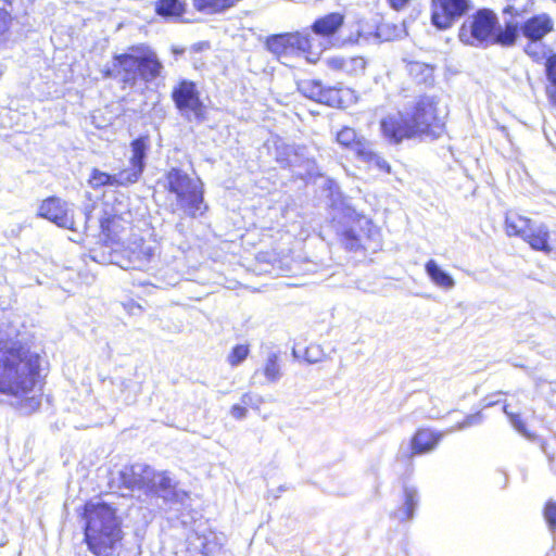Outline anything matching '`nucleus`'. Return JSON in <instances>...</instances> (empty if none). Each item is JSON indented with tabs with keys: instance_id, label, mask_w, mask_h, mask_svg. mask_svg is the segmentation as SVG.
I'll return each mask as SVG.
<instances>
[{
	"instance_id": "obj_1",
	"label": "nucleus",
	"mask_w": 556,
	"mask_h": 556,
	"mask_svg": "<svg viewBox=\"0 0 556 556\" xmlns=\"http://www.w3.org/2000/svg\"><path fill=\"white\" fill-rule=\"evenodd\" d=\"M39 355L21 342L0 349V393L21 401V410L31 414L40 407V396H28L37 383Z\"/></svg>"
},
{
	"instance_id": "obj_2",
	"label": "nucleus",
	"mask_w": 556,
	"mask_h": 556,
	"mask_svg": "<svg viewBox=\"0 0 556 556\" xmlns=\"http://www.w3.org/2000/svg\"><path fill=\"white\" fill-rule=\"evenodd\" d=\"M163 63L156 52L147 45L130 46L123 53H115L103 65L101 74L104 79H114L122 89H134L138 83L148 85L161 76Z\"/></svg>"
},
{
	"instance_id": "obj_3",
	"label": "nucleus",
	"mask_w": 556,
	"mask_h": 556,
	"mask_svg": "<svg viewBox=\"0 0 556 556\" xmlns=\"http://www.w3.org/2000/svg\"><path fill=\"white\" fill-rule=\"evenodd\" d=\"M84 542L94 556H112L123 540L122 518L105 502H88L84 506Z\"/></svg>"
},
{
	"instance_id": "obj_4",
	"label": "nucleus",
	"mask_w": 556,
	"mask_h": 556,
	"mask_svg": "<svg viewBox=\"0 0 556 556\" xmlns=\"http://www.w3.org/2000/svg\"><path fill=\"white\" fill-rule=\"evenodd\" d=\"M516 28L508 21L501 26L497 15L489 9H479L460 26L459 40L472 47L501 45L510 47L516 43Z\"/></svg>"
},
{
	"instance_id": "obj_5",
	"label": "nucleus",
	"mask_w": 556,
	"mask_h": 556,
	"mask_svg": "<svg viewBox=\"0 0 556 556\" xmlns=\"http://www.w3.org/2000/svg\"><path fill=\"white\" fill-rule=\"evenodd\" d=\"M154 256V248L137 237L127 243L99 244L89 251V257L93 262L114 264L124 270H148Z\"/></svg>"
},
{
	"instance_id": "obj_6",
	"label": "nucleus",
	"mask_w": 556,
	"mask_h": 556,
	"mask_svg": "<svg viewBox=\"0 0 556 556\" xmlns=\"http://www.w3.org/2000/svg\"><path fill=\"white\" fill-rule=\"evenodd\" d=\"M165 177L166 188L175 195L178 210L191 218L201 217L207 212L204 185L200 178H192L178 167L170 168Z\"/></svg>"
},
{
	"instance_id": "obj_7",
	"label": "nucleus",
	"mask_w": 556,
	"mask_h": 556,
	"mask_svg": "<svg viewBox=\"0 0 556 556\" xmlns=\"http://www.w3.org/2000/svg\"><path fill=\"white\" fill-rule=\"evenodd\" d=\"M439 102L435 96L421 94L406 108L418 139L434 141L445 132L447 112Z\"/></svg>"
},
{
	"instance_id": "obj_8",
	"label": "nucleus",
	"mask_w": 556,
	"mask_h": 556,
	"mask_svg": "<svg viewBox=\"0 0 556 556\" xmlns=\"http://www.w3.org/2000/svg\"><path fill=\"white\" fill-rule=\"evenodd\" d=\"M264 45L265 49L281 62L294 56H303L311 64L318 62V49L313 37L304 28L269 35Z\"/></svg>"
},
{
	"instance_id": "obj_9",
	"label": "nucleus",
	"mask_w": 556,
	"mask_h": 556,
	"mask_svg": "<svg viewBox=\"0 0 556 556\" xmlns=\"http://www.w3.org/2000/svg\"><path fill=\"white\" fill-rule=\"evenodd\" d=\"M151 466L137 463L124 466L117 470H111L108 479V488L111 493L119 494L124 497L132 496L135 491L146 493L149 484V475Z\"/></svg>"
},
{
	"instance_id": "obj_10",
	"label": "nucleus",
	"mask_w": 556,
	"mask_h": 556,
	"mask_svg": "<svg viewBox=\"0 0 556 556\" xmlns=\"http://www.w3.org/2000/svg\"><path fill=\"white\" fill-rule=\"evenodd\" d=\"M170 98L180 115L188 122L205 121V104L193 80L182 78L172 89Z\"/></svg>"
},
{
	"instance_id": "obj_11",
	"label": "nucleus",
	"mask_w": 556,
	"mask_h": 556,
	"mask_svg": "<svg viewBox=\"0 0 556 556\" xmlns=\"http://www.w3.org/2000/svg\"><path fill=\"white\" fill-rule=\"evenodd\" d=\"M525 11H519L513 5H507L503 9V14H509L508 25L516 28V40L519 36H523L526 39H544L548 34L554 31V21L547 13L534 14L523 22H515V17H522Z\"/></svg>"
},
{
	"instance_id": "obj_12",
	"label": "nucleus",
	"mask_w": 556,
	"mask_h": 556,
	"mask_svg": "<svg viewBox=\"0 0 556 556\" xmlns=\"http://www.w3.org/2000/svg\"><path fill=\"white\" fill-rule=\"evenodd\" d=\"M344 23L345 15L343 13L330 12L317 17L309 27L304 28L313 37L316 49H318V61H320L323 52L334 45L333 40Z\"/></svg>"
},
{
	"instance_id": "obj_13",
	"label": "nucleus",
	"mask_w": 556,
	"mask_h": 556,
	"mask_svg": "<svg viewBox=\"0 0 556 556\" xmlns=\"http://www.w3.org/2000/svg\"><path fill=\"white\" fill-rule=\"evenodd\" d=\"M472 9L471 0H431V24L437 29L446 30Z\"/></svg>"
},
{
	"instance_id": "obj_14",
	"label": "nucleus",
	"mask_w": 556,
	"mask_h": 556,
	"mask_svg": "<svg viewBox=\"0 0 556 556\" xmlns=\"http://www.w3.org/2000/svg\"><path fill=\"white\" fill-rule=\"evenodd\" d=\"M380 130L391 146H400L404 140L418 139L407 110L389 113L380 119Z\"/></svg>"
},
{
	"instance_id": "obj_15",
	"label": "nucleus",
	"mask_w": 556,
	"mask_h": 556,
	"mask_svg": "<svg viewBox=\"0 0 556 556\" xmlns=\"http://www.w3.org/2000/svg\"><path fill=\"white\" fill-rule=\"evenodd\" d=\"M146 494L161 497L166 504L181 503L186 496L184 491L177 489L167 472H155L152 467Z\"/></svg>"
},
{
	"instance_id": "obj_16",
	"label": "nucleus",
	"mask_w": 556,
	"mask_h": 556,
	"mask_svg": "<svg viewBox=\"0 0 556 556\" xmlns=\"http://www.w3.org/2000/svg\"><path fill=\"white\" fill-rule=\"evenodd\" d=\"M38 216L50 220L60 228L77 230L68 203L60 198L50 197L43 200L39 206Z\"/></svg>"
},
{
	"instance_id": "obj_17",
	"label": "nucleus",
	"mask_w": 556,
	"mask_h": 556,
	"mask_svg": "<svg viewBox=\"0 0 556 556\" xmlns=\"http://www.w3.org/2000/svg\"><path fill=\"white\" fill-rule=\"evenodd\" d=\"M364 225H359L361 231L365 239L369 242V245L363 243V238L356 233L353 228H346L342 232V240L345 248L350 251H357L361 248H371L374 251L380 247V231L370 219L363 218Z\"/></svg>"
},
{
	"instance_id": "obj_18",
	"label": "nucleus",
	"mask_w": 556,
	"mask_h": 556,
	"mask_svg": "<svg viewBox=\"0 0 556 556\" xmlns=\"http://www.w3.org/2000/svg\"><path fill=\"white\" fill-rule=\"evenodd\" d=\"M534 251L551 253L552 247L549 245V229L543 223H535L532 220L527 235L522 239Z\"/></svg>"
},
{
	"instance_id": "obj_19",
	"label": "nucleus",
	"mask_w": 556,
	"mask_h": 556,
	"mask_svg": "<svg viewBox=\"0 0 556 556\" xmlns=\"http://www.w3.org/2000/svg\"><path fill=\"white\" fill-rule=\"evenodd\" d=\"M443 438L442 432L420 428L410 440L412 455H420L431 452Z\"/></svg>"
},
{
	"instance_id": "obj_20",
	"label": "nucleus",
	"mask_w": 556,
	"mask_h": 556,
	"mask_svg": "<svg viewBox=\"0 0 556 556\" xmlns=\"http://www.w3.org/2000/svg\"><path fill=\"white\" fill-rule=\"evenodd\" d=\"M337 142L352 151H354L359 157H370V147L368 141L364 137H359L355 129L351 127H343L337 134Z\"/></svg>"
},
{
	"instance_id": "obj_21",
	"label": "nucleus",
	"mask_w": 556,
	"mask_h": 556,
	"mask_svg": "<svg viewBox=\"0 0 556 556\" xmlns=\"http://www.w3.org/2000/svg\"><path fill=\"white\" fill-rule=\"evenodd\" d=\"M420 496L415 485L403 484V503L401 507L394 511L393 516L400 522L412 520L419 505Z\"/></svg>"
},
{
	"instance_id": "obj_22",
	"label": "nucleus",
	"mask_w": 556,
	"mask_h": 556,
	"mask_svg": "<svg viewBox=\"0 0 556 556\" xmlns=\"http://www.w3.org/2000/svg\"><path fill=\"white\" fill-rule=\"evenodd\" d=\"M154 12L165 22H180L187 12V3L184 0H156Z\"/></svg>"
},
{
	"instance_id": "obj_23",
	"label": "nucleus",
	"mask_w": 556,
	"mask_h": 556,
	"mask_svg": "<svg viewBox=\"0 0 556 556\" xmlns=\"http://www.w3.org/2000/svg\"><path fill=\"white\" fill-rule=\"evenodd\" d=\"M429 279L439 288L450 290L454 288L455 280L452 275L443 269L434 260H429L425 265Z\"/></svg>"
},
{
	"instance_id": "obj_24",
	"label": "nucleus",
	"mask_w": 556,
	"mask_h": 556,
	"mask_svg": "<svg viewBox=\"0 0 556 556\" xmlns=\"http://www.w3.org/2000/svg\"><path fill=\"white\" fill-rule=\"evenodd\" d=\"M150 149V140L148 136H139L130 142L131 156L130 165L144 172L147 166V156Z\"/></svg>"
},
{
	"instance_id": "obj_25",
	"label": "nucleus",
	"mask_w": 556,
	"mask_h": 556,
	"mask_svg": "<svg viewBox=\"0 0 556 556\" xmlns=\"http://www.w3.org/2000/svg\"><path fill=\"white\" fill-rule=\"evenodd\" d=\"M101 232L104 237L103 242L101 244H113L115 242H122L119 232L123 227L121 225L122 218L113 215V216H103L99 219Z\"/></svg>"
},
{
	"instance_id": "obj_26",
	"label": "nucleus",
	"mask_w": 556,
	"mask_h": 556,
	"mask_svg": "<svg viewBox=\"0 0 556 556\" xmlns=\"http://www.w3.org/2000/svg\"><path fill=\"white\" fill-rule=\"evenodd\" d=\"M406 71L409 77L418 85L430 86L433 84V67L427 63L408 61Z\"/></svg>"
},
{
	"instance_id": "obj_27",
	"label": "nucleus",
	"mask_w": 556,
	"mask_h": 556,
	"mask_svg": "<svg viewBox=\"0 0 556 556\" xmlns=\"http://www.w3.org/2000/svg\"><path fill=\"white\" fill-rule=\"evenodd\" d=\"M323 190L327 192V197L330 200L331 206L339 207L350 217L357 215L356 212L343 200L340 187L334 179L327 178L323 186Z\"/></svg>"
},
{
	"instance_id": "obj_28",
	"label": "nucleus",
	"mask_w": 556,
	"mask_h": 556,
	"mask_svg": "<svg viewBox=\"0 0 556 556\" xmlns=\"http://www.w3.org/2000/svg\"><path fill=\"white\" fill-rule=\"evenodd\" d=\"M532 219L520 216L515 213H508L505 217V230L507 236L513 237H519L521 239L525 238L527 235V231L529 229V226L531 225Z\"/></svg>"
},
{
	"instance_id": "obj_29",
	"label": "nucleus",
	"mask_w": 556,
	"mask_h": 556,
	"mask_svg": "<svg viewBox=\"0 0 556 556\" xmlns=\"http://www.w3.org/2000/svg\"><path fill=\"white\" fill-rule=\"evenodd\" d=\"M239 0H193L197 11L205 14H217L236 5Z\"/></svg>"
},
{
	"instance_id": "obj_30",
	"label": "nucleus",
	"mask_w": 556,
	"mask_h": 556,
	"mask_svg": "<svg viewBox=\"0 0 556 556\" xmlns=\"http://www.w3.org/2000/svg\"><path fill=\"white\" fill-rule=\"evenodd\" d=\"M523 51L527 55H529L535 63H544L548 55L551 54L552 49H549L544 42L543 39H527Z\"/></svg>"
},
{
	"instance_id": "obj_31",
	"label": "nucleus",
	"mask_w": 556,
	"mask_h": 556,
	"mask_svg": "<svg viewBox=\"0 0 556 556\" xmlns=\"http://www.w3.org/2000/svg\"><path fill=\"white\" fill-rule=\"evenodd\" d=\"M143 170L130 165L127 168L119 170L114 174L116 186L115 187H128L136 184L142 176Z\"/></svg>"
},
{
	"instance_id": "obj_32",
	"label": "nucleus",
	"mask_w": 556,
	"mask_h": 556,
	"mask_svg": "<svg viewBox=\"0 0 556 556\" xmlns=\"http://www.w3.org/2000/svg\"><path fill=\"white\" fill-rule=\"evenodd\" d=\"M89 184L94 189L101 187H115L116 180L114 174H110L106 172H102L98 168H93L89 176Z\"/></svg>"
},
{
	"instance_id": "obj_33",
	"label": "nucleus",
	"mask_w": 556,
	"mask_h": 556,
	"mask_svg": "<svg viewBox=\"0 0 556 556\" xmlns=\"http://www.w3.org/2000/svg\"><path fill=\"white\" fill-rule=\"evenodd\" d=\"M503 412L507 415L511 426L519 434H521L529 441H535L538 439L535 433L527 429L526 424L519 414L509 413L507 409V405H504Z\"/></svg>"
},
{
	"instance_id": "obj_34",
	"label": "nucleus",
	"mask_w": 556,
	"mask_h": 556,
	"mask_svg": "<svg viewBox=\"0 0 556 556\" xmlns=\"http://www.w3.org/2000/svg\"><path fill=\"white\" fill-rule=\"evenodd\" d=\"M264 376L270 382H276L280 379V366L278 363V355L276 353H269L264 366Z\"/></svg>"
},
{
	"instance_id": "obj_35",
	"label": "nucleus",
	"mask_w": 556,
	"mask_h": 556,
	"mask_svg": "<svg viewBox=\"0 0 556 556\" xmlns=\"http://www.w3.org/2000/svg\"><path fill=\"white\" fill-rule=\"evenodd\" d=\"M324 86L319 80H306L299 86L301 93L314 101L319 100Z\"/></svg>"
},
{
	"instance_id": "obj_36",
	"label": "nucleus",
	"mask_w": 556,
	"mask_h": 556,
	"mask_svg": "<svg viewBox=\"0 0 556 556\" xmlns=\"http://www.w3.org/2000/svg\"><path fill=\"white\" fill-rule=\"evenodd\" d=\"M305 147L295 146V151L290 159V168L304 167L307 172H311L314 165V161L305 157Z\"/></svg>"
},
{
	"instance_id": "obj_37",
	"label": "nucleus",
	"mask_w": 556,
	"mask_h": 556,
	"mask_svg": "<svg viewBox=\"0 0 556 556\" xmlns=\"http://www.w3.org/2000/svg\"><path fill=\"white\" fill-rule=\"evenodd\" d=\"M250 349L247 344L235 345L228 354L227 361L232 367L241 365L249 356Z\"/></svg>"
},
{
	"instance_id": "obj_38",
	"label": "nucleus",
	"mask_w": 556,
	"mask_h": 556,
	"mask_svg": "<svg viewBox=\"0 0 556 556\" xmlns=\"http://www.w3.org/2000/svg\"><path fill=\"white\" fill-rule=\"evenodd\" d=\"M318 102L332 108L339 106L341 103L339 90L332 87H324Z\"/></svg>"
},
{
	"instance_id": "obj_39",
	"label": "nucleus",
	"mask_w": 556,
	"mask_h": 556,
	"mask_svg": "<svg viewBox=\"0 0 556 556\" xmlns=\"http://www.w3.org/2000/svg\"><path fill=\"white\" fill-rule=\"evenodd\" d=\"M295 151V146L282 144L277 148L276 162L281 168H290V159Z\"/></svg>"
},
{
	"instance_id": "obj_40",
	"label": "nucleus",
	"mask_w": 556,
	"mask_h": 556,
	"mask_svg": "<svg viewBox=\"0 0 556 556\" xmlns=\"http://www.w3.org/2000/svg\"><path fill=\"white\" fill-rule=\"evenodd\" d=\"M483 421V416L480 412H477L475 414L467 415L464 420L458 422L455 427L450 428L446 430V433H451L455 430H464L466 428L478 426Z\"/></svg>"
},
{
	"instance_id": "obj_41",
	"label": "nucleus",
	"mask_w": 556,
	"mask_h": 556,
	"mask_svg": "<svg viewBox=\"0 0 556 556\" xmlns=\"http://www.w3.org/2000/svg\"><path fill=\"white\" fill-rule=\"evenodd\" d=\"M366 67V61L362 56L345 58L344 73L357 75Z\"/></svg>"
},
{
	"instance_id": "obj_42",
	"label": "nucleus",
	"mask_w": 556,
	"mask_h": 556,
	"mask_svg": "<svg viewBox=\"0 0 556 556\" xmlns=\"http://www.w3.org/2000/svg\"><path fill=\"white\" fill-rule=\"evenodd\" d=\"M544 518L549 530L554 533L556 531V502L549 501L545 505Z\"/></svg>"
},
{
	"instance_id": "obj_43",
	"label": "nucleus",
	"mask_w": 556,
	"mask_h": 556,
	"mask_svg": "<svg viewBox=\"0 0 556 556\" xmlns=\"http://www.w3.org/2000/svg\"><path fill=\"white\" fill-rule=\"evenodd\" d=\"M544 65L547 81L556 83V52H551Z\"/></svg>"
},
{
	"instance_id": "obj_44",
	"label": "nucleus",
	"mask_w": 556,
	"mask_h": 556,
	"mask_svg": "<svg viewBox=\"0 0 556 556\" xmlns=\"http://www.w3.org/2000/svg\"><path fill=\"white\" fill-rule=\"evenodd\" d=\"M241 403L247 407L258 409L263 403L262 397L258 394L247 392L241 396Z\"/></svg>"
},
{
	"instance_id": "obj_45",
	"label": "nucleus",
	"mask_w": 556,
	"mask_h": 556,
	"mask_svg": "<svg viewBox=\"0 0 556 556\" xmlns=\"http://www.w3.org/2000/svg\"><path fill=\"white\" fill-rule=\"evenodd\" d=\"M370 157L368 156H361L363 160L365 161H368V162H375V164L382 170L387 172V173H390L391 172V166L390 164L384 160L382 159L381 156H379L377 153H375L374 151L370 150Z\"/></svg>"
},
{
	"instance_id": "obj_46",
	"label": "nucleus",
	"mask_w": 556,
	"mask_h": 556,
	"mask_svg": "<svg viewBox=\"0 0 556 556\" xmlns=\"http://www.w3.org/2000/svg\"><path fill=\"white\" fill-rule=\"evenodd\" d=\"M11 24V15L5 9L0 8V40L8 33Z\"/></svg>"
},
{
	"instance_id": "obj_47",
	"label": "nucleus",
	"mask_w": 556,
	"mask_h": 556,
	"mask_svg": "<svg viewBox=\"0 0 556 556\" xmlns=\"http://www.w3.org/2000/svg\"><path fill=\"white\" fill-rule=\"evenodd\" d=\"M324 62L331 70L344 72L345 58L343 56L326 58Z\"/></svg>"
},
{
	"instance_id": "obj_48",
	"label": "nucleus",
	"mask_w": 556,
	"mask_h": 556,
	"mask_svg": "<svg viewBox=\"0 0 556 556\" xmlns=\"http://www.w3.org/2000/svg\"><path fill=\"white\" fill-rule=\"evenodd\" d=\"M390 28H391L390 24H381V25H379L377 27V30H376L377 38H379L380 40H383V41L392 40L397 35L392 36L390 34H388V30H390Z\"/></svg>"
},
{
	"instance_id": "obj_49",
	"label": "nucleus",
	"mask_w": 556,
	"mask_h": 556,
	"mask_svg": "<svg viewBox=\"0 0 556 556\" xmlns=\"http://www.w3.org/2000/svg\"><path fill=\"white\" fill-rule=\"evenodd\" d=\"M248 409L243 404H235L230 408V415L238 420L244 419L247 417Z\"/></svg>"
},
{
	"instance_id": "obj_50",
	"label": "nucleus",
	"mask_w": 556,
	"mask_h": 556,
	"mask_svg": "<svg viewBox=\"0 0 556 556\" xmlns=\"http://www.w3.org/2000/svg\"><path fill=\"white\" fill-rule=\"evenodd\" d=\"M305 357L309 363H316L320 359V351L318 346H309L306 349Z\"/></svg>"
},
{
	"instance_id": "obj_51",
	"label": "nucleus",
	"mask_w": 556,
	"mask_h": 556,
	"mask_svg": "<svg viewBox=\"0 0 556 556\" xmlns=\"http://www.w3.org/2000/svg\"><path fill=\"white\" fill-rule=\"evenodd\" d=\"M546 94L549 102L556 106V83H548L546 86Z\"/></svg>"
},
{
	"instance_id": "obj_52",
	"label": "nucleus",
	"mask_w": 556,
	"mask_h": 556,
	"mask_svg": "<svg viewBox=\"0 0 556 556\" xmlns=\"http://www.w3.org/2000/svg\"><path fill=\"white\" fill-rule=\"evenodd\" d=\"M392 9L399 11L406 7L410 0H388Z\"/></svg>"
},
{
	"instance_id": "obj_53",
	"label": "nucleus",
	"mask_w": 556,
	"mask_h": 556,
	"mask_svg": "<svg viewBox=\"0 0 556 556\" xmlns=\"http://www.w3.org/2000/svg\"><path fill=\"white\" fill-rule=\"evenodd\" d=\"M494 395H491L489 397H485L484 401V407H491L500 402V400H493Z\"/></svg>"
},
{
	"instance_id": "obj_54",
	"label": "nucleus",
	"mask_w": 556,
	"mask_h": 556,
	"mask_svg": "<svg viewBox=\"0 0 556 556\" xmlns=\"http://www.w3.org/2000/svg\"><path fill=\"white\" fill-rule=\"evenodd\" d=\"M89 208H90L89 205H87L85 207V224H87L89 222V219H90V210Z\"/></svg>"
},
{
	"instance_id": "obj_55",
	"label": "nucleus",
	"mask_w": 556,
	"mask_h": 556,
	"mask_svg": "<svg viewBox=\"0 0 556 556\" xmlns=\"http://www.w3.org/2000/svg\"><path fill=\"white\" fill-rule=\"evenodd\" d=\"M7 543V539H5V535L0 532V546L4 545Z\"/></svg>"
},
{
	"instance_id": "obj_56",
	"label": "nucleus",
	"mask_w": 556,
	"mask_h": 556,
	"mask_svg": "<svg viewBox=\"0 0 556 556\" xmlns=\"http://www.w3.org/2000/svg\"><path fill=\"white\" fill-rule=\"evenodd\" d=\"M173 52H174L175 54H182V53H184V49H176V48H174V49H173Z\"/></svg>"
}]
</instances>
